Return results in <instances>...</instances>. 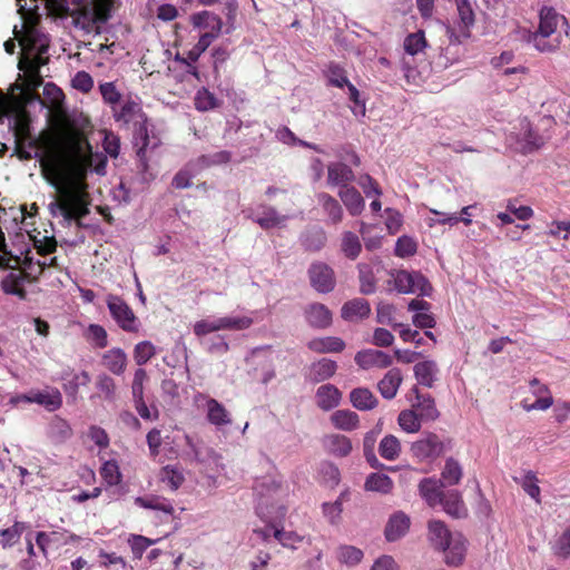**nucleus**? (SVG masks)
Wrapping results in <instances>:
<instances>
[{
	"mask_svg": "<svg viewBox=\"0 0 570 570\" xmlns=\"http://www.w3.org/2000/svg\"><path fill=\"white\" fill-rule=\"evenodd\" d=\"M35 157L41 175L56 188L58 196L49 205L53 216L73 219L87 214L88 184L91 173L106 174L107 157L92 150L87 129L65 118L33 141Z\"/></svg>",
	"mask_w": 570,
	"mask_h": 570,
	"instance_id": "obj_1",
	"label": "nucleus"
},
{
	"mask_svg": "<svg viewBox=\"0 0 570 570\" xmlns=\"http://www.w3.org/2000/svg\"><path fill=\"white\" fill-rule=\"evenodd\" d=\"M189 21L198 36L197 43L187 52L191 61H196L210 43L218 38L223 29V20L210 11H200L191 14Z\"/></svg>",
	"mask_w": 570,
	"mask_h": 570,
	"instance_id": "obj_2",
	"label": "nucleus"
},
{
	"mask_svg": "<svg viewBox=\"0 0 570 570\" xmlns=\"http://www.w3.org/2000/svg\"><path fill=\"white\" fill-rule=\"evenodd\" d=\"M539 18L538 30L531 33L529 41L540 52H551L559 47L556 33L566 19L551 8H542Z\"/></svg>",
	"mask_w": 570,
	"mask_h": 570,
	"instance_id": "obj_3",
	"label": "nucleus"
},
{
	"mask_svg": "<svg viewBox=\"0 0 570 570\" xmlns=\"http://www.w3.org/2000/svg\"><path fill=\"white\" fill-rule=\"evenodd\" d=\"M387 289L399 294H414L423 297H430L433 293V286L422 273L405 269L391 272Z\"/></svg>",
	"mask_w": 570,
	"mask_h": 570,
	"instance_id": "obj_4",
	"label": "nucleus"
},
{
	"mask_svg": "<svg viewBox=\"0 0 570 570\" xmlns=\"http://www.w3.org/2000/svg\"><path fill=\"white\" fill-rule=\"evenodd\" d=\"M511 135L515 140L517 147L525 153L541 148L548 138L527 119H521L513 127Z\"/></svg>",
	"mask_w": 570,
	"mask_h": 570,
	"instance_id": "obj_5",
	"label": "nucleus"
},
{
	"mask_svg": "<svg viewBox=\"0 0 570 570\" xmlns=\"http://www.w3.org/2000/svg\"><path fill=\"white\" fill-rule=\"evenodd\" d=\"M108 309L120 328L126 332L136 333L140 323L129 305L116 295L107 296Z\"/></svg>",
	"mask_w": 570,
	"mask_h": 570,
	"instance_id": "obj_6",
	"label": "nucleus"
},
{
	"mask_svg": "<svg viewBox=\"0 0 570 570\" xmlns=\"http://www.w3.org/2000/svg\"><path fill=\"white\" fill-rule=\"evenodd\" d=\"M530 393L534 401H531L530 397L521 401V406L525 412L547 411L552 406L553 397L550 390L535 379L530 382Z\"/></svg>",
	"mask_w": 570,
	"mask_h": 570,
	"instance_id": "obj_7",
	"label": "nucleus"
},
{
	"mask_svg": "<svg viewBox=\"0 0 570 570\" xmlns=\"http://www.w3.org/2000/svg\"><path fill=\"white\" fill-rule=\"evenodd\" d=\"M445 450L446 446L444 442L434 434L425 435L411 445V452L421 461L436 459L441 456Z\"/></svg>",
	"mask_w": 570,
	"mask_h": 570,
	"instance_id": "obj_8",
	"label": "nucleus"
},
{
	"mask_svg": "<svg viewBox=\"0 0 570 570\" xmlns=\"http://www.w3.org/2000/svg\"><path fill=\"white\" fill-rule=\"evenodd\" d=\"M327 79L332 86L337 88L347 87L350 99L355 104L353 112L364 116L365 104L360 100V92L357 88L348 81L345 71L337 66H332L327 71Z\"/></svg>",
	"mask_w": 570,
	"mask_h": 570,
	"instance_id": "obj_9",
	"label": "nucleus"
},
{
	"mask_svg": "<svg viewBox=\"0 0 570 570\" xmlns=\"http://www.w3.org/2000/svg\"><path fill=\"white\" fill-rule=\"evenodd\" d=\"M309 282L314 289L320 293H328L335 286L333 269L324 263H315L308 271Z\"/></svg>",
	"mask_w": 570,
	"mask_h": 570,
	"instance_id": "obj_10",
	"label": "nucleus"
},
{
	"mask_svg": "<svg viewBox=\"0 0 570 570\" xmlns=\"http://www.w3.org/2000/svg\"><path fill=\"white\" fill-rule=\"evenodd\" d=\"M411 528V518L403 511L392 513L384 529L385 539L395 542L405 537Z\"/></svg>",
	"mask_w": 570,
	"mask_h": 570,
	"instance_id": "obj_11",
	"label": "nucleus"
},
{
	"mask_svg": "<svg viewBox=\"0 0 570 570\" xmlns=\"http://www.w3.org/2000/svg\"><path fill=\"white\" fill-rule=\"evenodd\" d=\"M355 363L363 370L386 368L392 365L393 358L383 351L363 350L356 353Z\"/></svg>",
	"mask_w": 570,
	"mask_h": 570,
	"instance_id": "obj_12",
	"label": "nucleus"
},
{
	"mask_svg": "<svg viewBox=\"0 0 570 570\" xmlns=\"http://www.w3.org/2000/svg\"><path fill=\"white\" fill-rule=\"evenodd\" d=\"M407 308L413 313L412 323L420 328H433L436 324L434 315L431 313V305L423 299H412Z\"/></svg>",
	"mask_w": 570,
	"mask_h": 570,
	"instance_id": "obj_13",
	"label": "nucleus"
},
{
	"mask_svg": "<svg viewBox=\"0 0 570 570\" xmlns=\"http://www.w3.org/2000/svg\"><path fill=\"white\" fill-rule=\"evenodd\" d=\"M383 272L379 262L364 263L358 265L360 289L363 294H372L376 289L377 276Z\"/></svg>",
	"mask_w": 570,
	"mask_h": 570,
	"instance_id": "obj_14",
	"label": "nucleus"
},
{
	"mask_svg": "<svg viewBox=\"0 0 570 570\" xmlns=\"http://www.w3.org/2000/svg\"><path fill=\"white\" fill-rule=\"evenodd\" d=\"M252 364L259 366L258 380L262 384H268L275 377L273 353L266 350L254 351L250 356Z\"/></svg>",
	"mask_w": 570,
	"mask_h": 570,
	"instance_id": "obj_15",
	"label": "nucleus"
},
{
	"mask_svg": "<svg viewBox=\"0 0 570 570\" xmlns=\"http://www.w3.org/2000/svg\"><path fill=\"white\" fill-rule=\"evenodd\" d=\"M315 400L321 410L331 411L341 404L342 393L336 386L324 384L316 390Z\"/></svg>",
	"mask_w": 570,
	"mask_h": 570,
	"instance_id": "obj_16",
	"label": "nucleus"
},
{
	"mask_svg": "<svg viewBox=\"0 0 570 570\" xmlns=\"http://www.w3.org/2000/svg\"><path fill=\"white\" fill-rule=\"evenodd\" d=\"M371 314V306L364 298H354L346 302L341 309V316L347 322L362 321Z\"/></svg>",
	"mask_w": 570,
	"mask_h": 570,
	"instance_id": "obj_17",
	"label": "nucleus"
},
{
	"mask_svg": "<svg viewBox=\"0 0 570 570\" xmlns=\"http://www.w3.org/2000/svg\"><path fill=\"white\" fill-rule=\"evenodd\" d=\"M415 399H409L412 410L416 412L422 421H433L439 416L434 401L428 395H420L416 389H413Z\"/></svg>",
	"mask_w": 570,
	"mask_h": 570,
	"instance_id": "obj_18",
	"label": "nucleus"
},
{
	"mask_svg": "<svg viewBox=\"0 0 570 570\" xmlns=\"http://www.w3.org/2000/svg\"><path fill=\"white\" fill-rule=\"evenodd\" d=\"M32 402L43 406L47 411L53 412L61 407L62 395L55 387L32 391Z\"/></svg>",
	"mask_w": 570,
	"mask_h": 570,
	"instance_id": "obj_19",
	"label": "nucleus"
},
{
	"mask_svg": "<svg viewBox=\"0 0 570 570\" xmlns=\"http://www.w3.org/2000/svg\"><path fill=\"white\" fill-rule=\"evenodd\" d=\"M403 376L399 368L390 370L377 383V390L386 400H392L397 394Z\"/></svg>",
	"mask_w": 570,
	"mask_h": 570,
	"instance_id": "obj_20",
	"label": "nucleus"
},
{
	"mask_svg": "<svg viewBox=\"0 0 570 570\" xmlns=\"http://www.w3.org/2000/svg\"><path fill=\"white\" fill-rule=\"evenodd\" d=\"M414 376L416 381L428 387H432L438 380L439 368L435 361L426 358L414 365Z\"/></svg>",
	"mask_w": 570,
	"mask_h": 570,
	"instance_id": "obj_21",
	"label": "nucleus"
},
{
	"mask_svg": "<svg viewBox=\"0 0 570 570\" xmlns=\"http://www.w3.org/2000/svg\"><path fill=\"white\" fill-rule=\"evenodd\" d=\"M441 484V481L433 478H425L419 483V493L430 507L441 503L443 494Z\"/></svg>",
	"mask_w": 570,
	"mask_h": 570,
	"instance_id": "obj_22",
	"label": "nucleus"
},
{
	"mask_svg": "<svg viewBox=\"0 0 570 570\" xmlns=\"http://www.w3.org/2000/svg\"><path fill=\"white\" fill-rule=\"evenodd\" d=\"M324 449L335 456H347L352 451L351 440L341 434H327L322 440Z\"/></svg>",
	"mask_w": 570,
	"mask_h": 570,
	"instance_id": "obj_23",
	"label": "nucleus"
},
{
	"mask_svg": "<svg viewBox=\"0 0 570 570\" xmlns=\"http://www.w3.org/2000/svg\"><path fill=\"white\" fill-rule=\"evenodd\" d=\"M443 510L455 518L466 514V508L462 499L461 492L458 490H450L442 494V501L439 503Z\"/></svg>",
	"mask_w": 570,
	"mask_h": 570,
	"instance_id": "obj_24",
	"label": "nucleus"
},
{
	"mask_svg": "<svg viewBox=\"0 0 570 570\" xmlns=\"http://www.w3.org/2000/svg\"><path fill=\"white\" fill-rule=\"evenodd\" d=\"M453 533L448 525L440 520H430L426 525V540L434 550Z\"/></svg>",
	"mask_w": 570,
	"mask_h": 570,
	"instance_id": "obj_25",
	"label": "nucleus"
},
{
	"mask_svg": "<svg viewBox=\"0 0 570 570\" xmlns=\"http://www.w3.org/2000/svg\"><path fill=\"white\" fill-rule=\"evenodd\" d=\"M468 552V540L463 534L456 541L452 542V546L443 556V561L449 567H460L463 564Z\"/></svg>",
	"mask_w": 570,
	"mask_h": 570,
	"instance_id": "obj_26",
	"label": "nucleus"
},
{
	"mask_svg": "<svg viewBox=\"0 0 570 570\" xmlns=\"http://www.w3.org/2000/svg\"><path fill=\"white\" fill-rule=\"evenodd\" d=\"M394 483L392 479L381 472H373L367 475L364 482V489L368 492H375L380 494H389L392 492Z\"/></svg>",
	"mask_w": 570,
	"mask_h": 570,
	"instance_id": "obj_27",
	"label": "nucleus"
},
{
	"mask_svg": "<svg viewBox=\"0 0 570 570\" xmlns=\"http://www.w3.org/2000/svg\"><path fill=\"white\" fill-rule=\"evenodd\" d=\"M102 364L111 373L120 375L126 370L127 355L121 348L114 347L102 355Z\"/></svg>",
	"mask_w": 570,
	"mask_h": 570,
	"instance_id": "obj_28",
	"label": "nucleus"
},
{
	"mask_svg": "<svg viewBox=\"0 0 570 570\" xmlns=\"http://www.w3.org/2000/svg\"><path fill=\"white\" fill-rule=\"evenodd\" d=\"M62 387L69 395L75 396L80 387L87 386L90 382V376L85 371H72L65 373L61 376Z\"/></svg>",
	"mask_w": 570,
	"mask_h": 570,
	"instance_id": "obj_29",
	"label": "nucleus"
},
{
	"mask_svg": "<svg viewBox=\"0 0 570 570\" xmlns=\"http://www.w3.org/2000/svg\"><path fill=\"white\" fill-rule=\"evenodd\" d=\"M338 196L351 215H358L364 209V200L355 188L343 185Z\"/></svg>",
	"mask_w": 570,
	"mask_h": 570,
	"instance_id": "obj_30",
	"label": "nucleus"
},
{
	"mask_svg": "<svg viewBox=\"0 0 570 570\" xmlns=\"http://www.w3.org/2000/svg\"><path fill=\"white\" fill-rule=\"evenodd\" d=\"M330 421L335 429L342 431H353L360 425L358 415L350 410L335 411L331 415Z\"/></svg>",
	"mask_w": 570,
	"mask_h": 570,
	"instance_id": "obj_31",
	"label": "nucleus"
},
{
	"mask_svg": "<svg viewBox=\"0 0 570 570\" xmlns=\"http://www.w3.org/2000/svg\"><path fill=\"white\" fill-rule=\"evenodd\" d=\"M308 347L317 353H338L345 348V343L336 336H324L313 338Z\"/></svg>",
	"mask_w": 570,
	"mask_h": 570,
	"instance_id": "obj_32",
	"label": "nucleus"
},
{
	"mask_svg": "<svg viewBox=\"0 0 570 570\" xmlns=\"http://www.w3.org/2000/svg\"><path fill=\"white\" fill-rule=\"evenodd\" d=\"M335 557L341 564L352 568L362 562L364 553L361 549L354 546L342 544L337 547Z\"/></svg>",
	"mask_w": 570,
	"mask_h": 570,
	"instance_id": "obj_33",
	"label": "nucleus"
},
{
	"mask_svg": "<svg viewBox=\"0 0 570 570\" xmlns=\"http://www.w3.org/2000/svg\"><path fill=\"white\" fill-rule=\"evenodd\" d=\"M350 401L355 409L361 411L372 410L377 404V399L366 387L354 389L350 393Z\"/></svg>",
	"mask_w": 570,
	"mask_h": 570,
	"instance_id": "obj_34",
	"label": "nucleus"
},
{
	"mask_svg": "<svg viewBox=\"0 0 570 570\" xmlns=\"http://www.w3.org/2000/svg\"><path fill=\"white\" fill-rule=\"evenodd\" d=\"M206 412L209 423L216 426L228 425L232 422L225 406L214 399L207 400Z\"/></svg>",
	"mask_w": 570,
	"mask_h": 570,
	"instance_id": "obj_35",
	"label": "nucleus"
},
{
	"mask_svg": "<svg viewBox=\"0 0 570 570\" xmlns=\"http://www.w3.org/2000/svg\"><path fill=\"white\" fill-rule=\"evenodd\" d=\"M307 322L315 327H326L332 323V313L322 304H312L306 309Z\"/></svg>",
	"mask_w": 570,
	"mask_h": 570,
	"instance_id": "obj_36",
	"label": "nucleus"
},
{
	"mask_svg": "<svg viewBox=\"0 0 570 570\" xmlns=\"http://www.w3.org/2000/svg\"><path fill=\"white\" fill-rule=\"evenodd\" d=\"M46 433L52 442L60 443L70 438L71 428L66 420L56 416L48 424Z\"/></svg>",
	"mask_w": 570,
	"mask_h": 570,
	"instance_id": "obj_37",
	"label": "nucleus"
},
{
	"mask_svg": "<svg viewBox=\"0 0 570 570\" xmlns=\"http://www.w3.org/2000/svg\"><path fill=\"white\" fill-rule=\"evenodd\" d=\"M463 476L462 465L453 458L446 459L441 472V482L445 485H456Z\"/></svg>",
	"mask_w": 570,
	"mask_h": 570,
	"instance_id": "obj_38",
	"label": "nucleus"
},
{
	"mask_svg": "<svg viewBox=\"0 0 570 570\" xmlns=\"http://www.w3.org/2000/svg\"><path fill=\"white\" fill-rule=\"evenodd\" d=\"M65 99L62 90L52 82H47L43 86V98L40 101L42 106H46L55 111H59Z\"/></svg>",
	"mask_w": 570,
	"mask_h": 570,
	"instance_id": "obj_39",
	"label": "nucleus"
},
{
	"mask_svg": "<svg viewBox=\"0 0 570 570\" xmlns=\"http://www.w3.org/2000/svg\"><path fill=\"white\" fill-rule=\"evenodd\" d=\"M160 482L171 491H177L185 481L183 471L173 465L164 466L159 474Z\"/></svg>",
	"mask_w": 570,
	"mask_h": 570,
	"instance_id": "obj_40",
	"label": "nucleus"
},
{
	"mask_svg": "<svg viewBox=\"0 0 570 570\" xmlns=\"http://www.w3.org/2000/svg\"><path fill=\"white\" fill-rule=\"evenodd\" d=\"M401 450H402L401 442L393 434L385 435L379 444L380 455L383 459L389 460V461L396 460L401 454Z\"/></svg>",
	"mask_w": 570,
	"mask_h": 570,
	"instance_id": "obj_41",
	"label": "nucleus"
},
{
	"mask_svg": "<svg viewBox=\"0 0 570 570\" xmlns=\"http://www.w3.org/2000/svg\"><path fill=\"white\" fill-rule=\"evenodd\" d=\"M274 538L285 548L297 549L301 547L305 537L292 530L273 528Z\"/></svg>",
	"mask_w": 570,
	"mask_h": 570,
	"instance_id": "obj_42",
	"label": "nucleus"
},
{
	"mask_svg": "<svg viewBox=\"0 0 570 570\" xmlns=\"http://www.w3.org/2000/svg\"><path fill=\"white\" fill-rule=\"evenodd\" d=\"M100 475L107 485H118L122 481V474L116 460L104 461L100 468Z\"/></svg>",
	"mask_w": 570,
	"mask_h": 570,
	"instance_id": "obj_43",
	"label": "nucleus"
},
{
	"mask_svg": "<svg viewBox=\"0 0 570 570\" xmlns=\"http://www.w3.org/2000/svg\"><path fill=\"white\" fill-rule=\"evenodd\" d=\"M421 419L416 412L412 409L403 410L397 416V424L402 431L409 434H413L421 429Z\"/></svg>",
	"mask_w": 570,
	"mask_h": 570,
	"instance_id": "obj_44",
	"label": "nucleus"
},
{
	"mask_svg": "<svg viewBox=\"0 0 570 570\" xmlns=\"http://www.w3.org/2000/svg\"><path fill=\"white\" fill-rule=\"evenodd\" d=\"M426 47L428 42L425 39V35L421 30L406 36L403 42V48L405 52L410 56H416L423 52Z\"/></svg>",
	"mask_w": 570,
	"mask_h": 570,
	"instance_id": "obj_45",
	"label": "nucleus"
},
{
	"mask_svg": "<svg viewBox=\"0 0 570 570\" xmlns=\"http://www.w3.org/2000/svg\"><path fill=\"white\" fill-rule=\"evenodd\" d=\"M352 170L344 164H333L328 167V184L344 185L353 179Z\"/></svg>",
	"mask_w": 570,
	"mask_h": 570,
	"instance_id": "obj_46",
	"label": "nucleus"
},
{
	"mask_svg": "<svg viewBox=\"0 0 570 570\" xmlns=\"http://www.w3.org/2000/svg\"><path fill=\"white\" fill-rule=\"evenodd\" d=\"M194 333L198 337L206 336L210 333L223 331L220 317H207L197 321L193 326Z\"/></svg>",
	"mask_w": 570,
	"mask_h": 570,
	"instance_id": "obj_47",
	"label": "nucleus"
},
{
	"mask_svg": "<svg viewBox=\"0 0 570 570\" xmlns=\"http://www.w3.org/2000/svg\"><path fill=\"white\" fill-rule=\"evenodd\" d=\"M26 529V524L22 522H14L10 528L0 531V544L3 548H9L16 544L22 532Z\"/></svg>",
	"mask_w": 570,
	"mask_h": 570,
	"instance_id": "obj_48",
	"label": "nucleus"
},
{
	"mask_svg": "<svg viewBox=\"0 0 570 570\" xmlns=\"http://www.w3.org/2000/svg\"><path fill=\"white\" fill-rule=\"evenodd\" d=\"M396 307L387 302H380L376 306V321L397 330L400 323L395 322Z\"/></svg>",
	"mask_w": 570,
	"mask_h": 570,
	"instance_id": "obj_49",
	"label": "nucleus"
},
{
	"mask_svg": "<svg viewBox=\"0 0 570 570\" xmlns=\"http://www.w3.org/2000/svg\"><path fill=\"white\" fill-rule=\"evenodd\" d=\"M337 365L334 361L323 358L312 365V375L317 381H324L332 377L336 372Z\"/></svg>",
	"mask_w": 570,
	"mask_h": 570,
	"instance_id": "obj_50",
	"label": "nucleus"
},
{
	"mask_svg": "<svg viewBox=\"0 0 570 570\" xmlns=\"http://www.w3.org/2000/svg\"><path fill=\"white\" fill-rule=\"evenodd\" d=\"M521 487L523 491L535 501V503L541 502V490L539 487V480L533 472H527L521 481Z\"/></svg>",
	"mask_w": 570,
	"mask_h": 570,
	"instance_id": "obj_51",
	"label": "nucleus"
},
{
	"mask_svg": "<svg viewBox=\"0 0 570 570\" xmlns=\"http://www.w3.org/2000/svg\"><path fill=\"white\" fill-rule=\"evenodd\" d=\"M223 330L240 331L246 330L253 324V318L246 315L220 316Z\"/></svg>",
	"mask_w": 570,
	"mask_h": 570,
	"instance_id": "obj_52",
	"label": "nucleus"
},
{
	"mask_svg": "<svg viewBox=\"0 0 570 570\" xmlns=\"http://www.w3.org/2000/svg\"><path fill=\"white\" fill-rule=\"evenodd\" d=\"M156 354V347L150 341H141L135 345L134 360L138 365L146 364Z\"/></svg>",
	"mask_w": 570,
	"mask_h": 570,
	"instance_id": "obj_53",
	"label": "nucleus"
},
{
	"mask_svg": "<svg viewBox=\"0 0 570 570\" xmlns=\"http://www.w3.org/2000/svg\"><path fill=\"white\" fill-rule=\"evenodd\" d=\"M195 106L200 111H208L218 107V100L213 92L202 88L196 92Z\"/></svg>",
	"mask_w": 570,
	"mask_h": 570,
	"instance_id": "obj_54",
	"label": "nucleus"
},
{
	"mask_svg": "<svg viewBox=\"0 0 570 570\" xmlns=\"http://www.w3.org/2000/svg\"><path fill=\"white\" fill-rule=\"evenodd\" d=\"M361 248L362 246L356 235L351 232H346L343 235L342 250L347 257L355 259L361 253Z\"/></svg>",
	"mask_w": 570,
	"mask_h": 570,
	"instance_id": "obj_55",
	"label": "nucleus"
},
{
	"mask_svg": "<svg viewBox=\"0 0 570 570\" xmlns=\"http://www.w3.org/2000/svg\"><path fill=\"white\" fill-rule=\"evenodd\" d=\"M417 244L414 238L410 236H402L397 239L395 245V255L399 257H409L416 253Z\"/></svg>",
	"mask_w": 570,
	"mask_h": 570,
	"instance_id": "obj_56",
	"label": "nucleus"
},
{
	"mask_svg": "<svg viewBox=\"0 0 570 570\" xmlns=\"http://www.w3.org/2000/svg\"><path fill=\"white\" fill-rule=\"evenodd\" d=\"M86 337L90 343L95 344L97 347L100 348L105 347L108 343V335L106 330L98 324L89 325Z\"/></svg>",
	"mask_w": 570,
	"mask_h": 570,
	"instance_id": "obj_57",
	"label": "nucleus"
},
{
	"mask_svg": "<svg viewBox=\"0 0 570 570\" xmlns=\"http://www.w3.org/2000/svg\"><path fill=\"white\" fill-rule=\"evenodd\" d=\"M87 439L99 450H104L109 445V436L107 432L100 426H90L87 431Z\"/></svg>",
	"mask_w": 570,
	"mask_h": 570,
	"instance_id": "obj_58",
	"label": "nucleus"
},
{
	"mask_svg": "<svg viewBox=\"0 0 570 570\" xmlns=\"http://www.w3.org/2000/svg\"><path fill=\"white\" fill-rule=\"evenodd\" d=\"M324 518L332 524H337L341 520L343 507L342 502L336 500L334 502H325L322 505Z\"/></svg>",
	"mask_w": 570,
	"mask_h": 570,
	"instance_id": "obj_59",
	"label": "nucleus"
},
{
	"mask_svg": "<svg viewBox=\"0 0 570 570\" xmlns=\"http://www.w3.org/2000/svg\"><path fill=\"white\" fill-rule=\"evenodd\" d=\"M158 540H151L144 535L131 534L128 538V544L130 546L132 552L139 558L144 553V551L150 546L155 544Z\"/></svg>",
	"mask_w": 570,
	"mask_h": 570,
	"instance_id": "obj_60",
	"label": "nucleus"
},
{
	"mask_svg": "<svg viewBox=\"0 0 570 570\" xmlns=\"http://www.w3.org/2000/svg\"><path fill=\"white\" fill-rule=\"evenodd\" d=\"M151 510L157 512L160 518L167 520L174 515L175 509L171 502L165 498L154 497Z\"/></svg>",
	"mask_w": 570,
	"mask_h": 570,
	"instance_id": "obj_61",
	"label": "nucleus"
},
{
	"mask_svg": "<svg viewBox=\"0 0 570 570\" xmlns=\"http://www.w3.org/2000/svg\"><path fill=\"white\" fill-rule=\"evenodd\" d=\"M99 91L105 102L115 106L120 100V92L114 82H104L99 86Z\"/></svg>",
	"mask_w": 570,
	"mask_h": 570,
	"instance_id": "obj_62",
	"label": "nucleus"
},
{
	"mask_svg": "<svg viewBox=\"0 0 570 570\" xmlns=\"http://www.w3.org/2000/svg\"><path fill=\"white\" fill-rule=\"evenodd\" d=\"M71 85L77 90L89 92L94 88V79L88 72L78 71L73 76Z\"/></svg>",
	"mask_w": 570,
	"mask_h": 570,
	"instance_id": "obj_63",
	"label": "nucleus"
},
{
	"mask_svg": "<svg viewBox=\"0 0 570 570\" xmlns=\"http://www.w3.org/2000/svg\"><path fill=\"white\" fill-rule=\"evenodd\" d=\"M320 200L323 204L324 209L334 223L340 222L342 218V208L335 199L327 195H322Z\"/></svg>",
	"mask_w": 570,
	"mask_h": 570,
	"instance_id": "obj_64",
	"label": "nucleus"
}]
</instances>
